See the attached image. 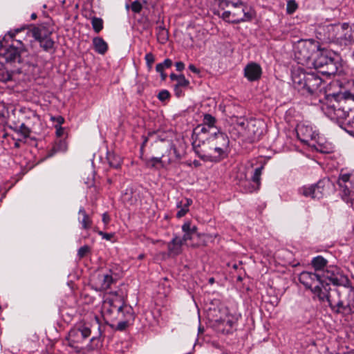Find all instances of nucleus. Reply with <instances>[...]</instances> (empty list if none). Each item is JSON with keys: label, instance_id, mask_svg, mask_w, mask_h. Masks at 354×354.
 <instances>
[{"label": "nucleus", "instance_id": "obj_40", "mask_svg": "<svg viewBox=\"0 0 354 354\" xmlns=\"http://www.w3.org/2000/svg\"><path fill=\"white\" fill-rule=\"evenodd\" d=\"M90 252H91V248L88 245H85L79 248V250L77 251V256H78L79 259H82Z\"/></svg>", "mask_w": 354, "mask_h": 354}, {"label": "nucleus", "instance_id": "obj_8", "mask_svg": "<svg viewBox=\"0 0 354 354\" xmlns=\"http://www.w3.org/2000/svg\"><path fill=\"white\" fill-rule=\"evenodd\" d=\"M319 45L313 39L299 43L295 50V56L299 64H311Z\"/></svg>", "mask_w": 354, "mask_h": 354}, {"label": "nucleus", "instance_id": "obj_22", "mask_svg": "<svg viewBox=\"0 0 354 354\" xmlns=\"http://www.w3.org/2000/svg\"><path fill=\"white\" fill-rule=\"evenodd\" d=\"M139 195L132 187L126 188L122 196V201L129 205H135L138 200Z\"/></svg>", "mask_w": 354, "mask_h": 354}, {"label": "nucleus", "instance_id": "obj_5", "mask_svg": "<svg viewBox=\"0 0 354 354\" xmlns=\"http://www.w3.org/2000/svg\"><path fill=\"white\" fill-rule=\"evenodd\" d=\"M311 65L318 73L326 76H330L337 73L339 62L337 55L334 52L319 47Z\"/></svg>", "mask_w": 354, "mask_h": 354}, {"label": "nucleus", "instance_id": "obj_45", "mask_svg": "<svg viewBox=\"0 0 354 354\" xmlns=\"http://www.w3.org/2000/svg\"><path fill=\"white\" fill-rule=\"evenodd\" d=\"M215 1L218 3V7L224 10L226 7H228L230 4L228 0H215Z\"/></svg>", "mask_w": 354, "mask_h": 354}, {"label": "nucleus", "instance_id": "obj_2", "mask_svg": "<svg viewBox=\"0 0 354 354\" xmlns=\"http://www.w3.org/2000/svg\"><path fill=\"white\" fill-rule=\"evenodd\" d=\"M26 28L23 27L15 30L14 32H8V35L13 39L16 44L12 43L9 46H0V81L8 82L11 79V75L8 72H5L3 66L4 64H10L14 66L16 64H21L24 62L23 56L26 53L24 45L20 39L15 40V37L17 33L25 30Z\"/></svg>", "mask_w": 354, "mask_h": 354}, {"label": "nucleus", "instance_id": "obj_37", "mask_svg": "<svg viewBox=\"0 0 354 354\" xmlns=\"http://www.w3.org/2000/svg\"><path fill=\"white\" fill-rule=\"evenodd\" d=\"M216 122V118L210 114L204 115L203 124L209 127H213Z\"/></svg>", "mask_w": 354, "mask_h": 354}, {"label": "nucleus", "instance_id": "obj_55", "mask_svg": "<svg viewBox=\"0 0 354 354\" xmlns=\"http://www.w3.org/2000/svg\"><path fill=\"white\" fill-rule=\"evenodd\" d=\"M165 68L162 63H159L156 66V71L159 73L164 72Z\"/></svg>", "mask_w": 354, "mask_h": 354}, {"label": "nucleus", "instance_id": "obj_25", "mask_svg": "<svg viewBox=\"0 0 354 354\" xmlns=\"http://www.w3.org/2000/svg\"><path fill=\"white\" fill-rule=\"evenodd\" d=\"M237 322V319L227 317L222 321L219 326V330L223 334H230L233 332Z\"/></svg>", "mask_w": 354, "mask_h": 354}, {"label": "nucleus", "instance_id": "obj_47", "mask_svg": "<svg viewBox=\"0 0 354 354\" xmlns=\"http://www.w3.org/2000/svg\"><path fill=\"white\" fill-rule=\"evenodd\" d=\"M128 325V322L126 321L120 322L117 324L116 329L120 331L124 330Z\"/></svg>", "mask_w": 354, "mask_h": 354}, {"label": "nucleus", "instance_id": "obj_30", "mask_svg": "<svg viewBox=\"0 0 354 354\" xmlns=\"http://www.w3.org/2000/svg\"><path fill=\"white\" fill-rule=\"evenodd\" d=\"M107 160L110 167L115 169L120 168L122 162L121 157L113 153H107Z\"/></svg>", "mask_w": 354, "mask_h": 354}, {"label": "nucleus", "instance_id": "obj_32", "mask_svg": "<svg viewBox=\"0 0 354 354\" xmlns=\"http://www.w3.org/2000/svg\"><path fill=\"white\" fill-rule=\"evenodd\" d=\"M342 199L354 208V190L340 191Z\"/></svg>", "mask_w": 354, "mask_h": 354}, {"label": "nucleus", "instance_id": "obj_64", "mask_svg": "<svg viewBox=\"0 0 354 354\" xmlns=\"http://www.w3.org/2000/svg\"><path fill=\"white\" fill-rule=\"evenodd\" d=\"M147 141H148V138H145L144 139V141H143V142H142V146H141V149H143V147H145V145H146V143L147 142Z\"/></svg>", "mask_w": 354, "mask_h": 354}, {"label": "nucleus", "instance_id": "obj_20", "mask_svg": "<svg viewBox=\"0 0 354 354\" xmlns=\"http://www.w3.org/2000/svg\"><path fill=\"white\" fill-rule=\"evenodd\" d=\"M183 242L180 237L174 236L171 241L167 243L168 254L170 257H176L182 252Z\"/></svg>", "mask_w": 354, "mask_h": 354}, {"label": "nucleus", "instance_id": "obj_56", "mask_svg": "<svg viewBox=\"0 0 354 354\" xmlns=\"http://www.w3.org/2000/svg\"><path fill=\"white\" fill-rule=\"evenodd\" d=\"M189 69L196 74H198L200 73L199 69H198L194 64H189Z\"/></svg>", "mask_w": 354, "mask_h": 354}, {"label": "nucleus", "instance_id": "obj_21", "mask_svg": "<svg viewBox=\"0 0 354 354\" xmlns=\"http://www.w3.org/2000/svg\"><path fill=\"white\" fill-rule=\"evenodd\" d=\"M347 183H349L352 190H354V174H344L339 175L337 180V185L340 188V191L348 190V187L346 185Z\"/></svg>", "mask_w": 354, "mask_h": 354}, {"label": "nucleus", "instance_id": "obj_3", "mask_svg": "<svg viewBox=\"0 0 354 354\" xmlns=\"http://www.w3.org/2000/svg\"><path fill=\"white\" fill-rule=\"evenodd\" d=\"M348 99L354 101V80L348 83V88L344 93L326 95L324 102L321 101L322 109L330 118H342L347 112L343 103Z\"/></svg>", "mask_w": 354, "mask_h": 354}, {"label": "nucleus", "instance_id": "obj_50", "mask_svg": "<svg viewBox=\"0 0 354 354\" xmlns=\"http://www.w3.org/2000/svg\"><path fill=\"white\" fill-rule=\"evenodd\" d=\"M236 124L238 126L242 127L245 131L246 130L247 122L242 118H237Z\"/></svg>", "mask_w": 354, "mask_h": 354}, {"label": "nucleus", "instance_id": "obj_29", "mask_svg": "<svg viewBox=\"0 0 354 354\" xmlns=\"http://www.w3.org/2000/svg\"><path fill=\"white\" fill-rule=\"evenodd\" d=\"M156 29L158 41L161 44H165L169 38L168 30L165 28L162 22Z\"/></svg>", "mask_w": 354, "mask_h": 354}, {"label": "nucleus", "instance_id": "obj_34", "mask_svg": "<svg viewBox=\"0 0 354 354\" xmlns=\"http://www.w3.org/2000/svg\"><path fill=\"white\" fill-rule=\"evenodd\" d=\"M78 221L81 223L83 230H89L93 225L92 219L88 214L84 216L82 220H80V218H78Z\"/></svg>", "mask_w": 354, "mask_h": 354}, {"label": "nucleus", "instance_id": "obj_58", "mask_svg": "<svg viewBox=\"0 0 354 354\" xmlns=\"http://www.w3.org/2000/svg\"><path fill=\"white\" fill-rule=\"evenodd\" d=\"M78 214H79V215L82 216V217H83L84 216H86V215H88V214L86 213V212L85 209H84L83 207H81L79 209Z\"/></svg>", "mask_w": 354, "mask_h": 354}, {"label": "nucleus", "instance_id": "obj_39", "mask_svg": "<svg viewBox=\"0 0 354 354\" xmlns=\"http://www.w3.org/2000/svg\"><path fill=\"white\" fill-rule=\"evenodd\" d=\"M176 82L177 83L175 85L177 86V87L186 88L188 87L189 85V81L187 80L185 75L183 74L179 75V77Z\"/></svg>", "mask_w": 354, "mask_h": 354}, {"label": "nucleus", "instance_id": "obj_10", "mask_svg": "<svg viewBox=\"0 0 354 354\" xmlns=\"http://www.w3.org/2000/svg\"><path fill=\"white\" fill-rule=\"evenodd\" d=\"M90 327L84 324L71 328L68 332L66 340L69 346L76 349L82 348L84 341L91 335Z\"/></svg>", "mask_w": 354, "mask_h": 354}, {"label": "nucleus", "instance_id": "obj_13", "mask_svg": "<svg viewBox=\"0 0 354 354\" xmlns=\"http://www.w3.org/2000/svg\"><path fill=\"white\" fill-rule=\"evenodd\" d=\"M214 136L216 140H222V143H220V146L216 145L214 147V151L218 153L217 156H212L210 155H201L199 158L204 161H211V162H218L223 157L227 156V149L229 146L230 140L227 136L221 132L218 131L214 133Z\"/></svg>", "mask_w": 354, "mask_h": 354}, {"label": "nucleus", "instance_id": "obj_44", "mask_svg": "<svg viewBox=\"0 0 354 354\" xmlns=\"http://www.w3.org/2000/svg\"><path fill=\"white\" fill-rule=\"evenodd\" d=\"M142 9V5L138 1H135L131 3V10L134 12H140Z\"/></svg>", "mask_w": 354, "mask_h": 354}, {"label": "nucleus", "instance_id": "obj_4", "mask_svg": "<svg viewBox=\"0 0 354 354\" xmlns=\"http://www.w3.org/2000/svg\"><path fill=\"white\" fill-rule=\"evenodd\" d=\"M292 80L295 87L303 94L313 95L319 89L322 78L313 72H306L301 67L292 71Z\"/></svg>", "mask_w": 354, "mask_h": 354}, {"label": "nucleus", "instance_id": "obj_53", "mask_svg": "<svg viewBox=\"0 0 354 354\" xmlns=\"http://www.w3.org/2000/svg\"><path fill=\"white\" fill-rule=\"evenodd\" d=\"M162 64L165 68H169L172 66V61L170 59H165Z\"/></svg>", "mask_w": 354, "mask_h": 354}, {"label": "nucleus", "instance_id": "obj_61", "mask_svg": "<svg viewBox=\"0 0 354 354\" xmlns=\"http://www.w3.org/2000/svg\"><path fill=\"white\" fill-rule=\"evenodd\" d=\"M178 77H179V75H176L175 73H171L169 75V77H170L171 80H172V81H177Z\"/></svg>", "mask_w": 354, "mask_h": 354}, {"label": "nucleus", "instance_id": "obj_28", "mask_svg": "<svg viewBox=\"0 0 354 354\" xmlns=\"http://www.w3.org/2000/svg\"><path fill=\"white\" fill-rule=\"evenodd\" d=\"M67 150V143L64 140H59L56 141L52 148V149L48 151L46 157L50 158L52 157L57 152H64Z\"/></svg>", "mask_w": 354, "mask_h": 354}, {"label": "nucleus", "instance_id": "obj_16", "mask_svg": "<svg viewBox=\"0 0 354 354\" xmlns=\"http://www.w3.org/2000/svg\"><path fill=\"white\" fill-rule=\"evenodd\" d=\"M254 17V12L250 8L246 7L244 3L239 8H235L232 11L233 19L231 23L238 24L241 22L250 21Z\"/></svg>", "mask_w": 354, "mask_h": 354}, {"label": "nucleus", "instance_id": "obj_17", "mask_svg": "<svg viewBox=\"0 0 354 354\" xmlns=\"http://www.w3.org/2000/svg\"><path fill=\"white\" fill-rule=\"evenodd\" d=\"M263 168V166L256 168L252 176L251 181L245 180L243 183V190L245 192L252 193L259 189Z\"/></svg>", "mask_w": 354, "mask_h": 354}, {"label": "nucleus", "instance_id": "obj_6", "mask_svg": "<svg viewBox=\"0 0 354 354\" xmlns=\"http://www.w3.org/2000/svg\"><path fill=\"white\" fill-rule=\"evenodd\" d=\"M299 282L306 289H309L318 298L319 301H324V297L327 292L328 284L323 285L321 274L316 272L303 271L299 276Z\"/></svg>", "mask_w": 354, "mask_h": 354}, {"label": "nucleus", "instance_id": "obj_42", "mask_svg": "<svg viewBox=\"0 0 354 354\" xmlns=\"http://www.w3.org/2000/svg\"><path fill=\"white\" fill-rule=\"evenodd\" d=\"M297 8V4L295 0H289L287 3V12L289 14L293 13Z\"/></svg>", "mask_w": 354, "mask_h": 354}, {"label": "nucleus", "instance_id": "obj_36", "mask_svg": "<svg viewBox=\"0 0 354 354\" xmlns=\"http://www.w3.org/2000/svg\"><path fill=\"white\" fill-rule=\"evenodd\" d=\"M354 30H352V28H350L349 30L344 31L342 32V35L340 37V38L344 41L345 44L347 42H351L354 41Z\"/></svg>", "mask_w": 354, "mask_h": 354}, {"label": "nucleus", "instance_id": "obj_43", "mask_svg": "<svg viewBox=\"0 0 354 354\" xmlns=\"http://www.w3.org/2000/svg\"><path fill=\"white\" fill-rule=\"evenodd\" d=\"M192 204V200L190 198H185V203H183L182 201L177 203V207H182L189 211V207Z\"/></svg>", "mask_w": 354, "mask_h": 354}, {"label": "nucleus", "instance_id": "obj_54", "mask_svg": "<svg viewBox=\"0 0 354 354\" xmlns=\"http://www.w3.org/2000/svg\"><path fill=\"white\" fill-rule=\"evenodd\" d=\"M176 68L178 71H182L185 68V64L182 62H178L176 63Z\"/></svg>", "mask_w": 354, "mask_h": 354}, {"label": "nucleus", "instance_id": "obj_52", "mask_svg": "<svg viewBox=\"0 0 354 354\" xmlns=\"http://www.w3.org/2000/svg\"><path fill=\"white\" fill-rule=\"evenodd\" d=\"M178 208L180 209L176 213L177 218H181V217L184 216L188 212V211L185 209H183L182 207H178Z\"/></svg>", "mask_w": 354, "mask_h": 354}, {"label": "nucleus", "instance_id": "obj_51", "mask_svg": "<svg viewBox=\"0 0 354 354\" xmlns=\"http://www.w3.org/2000/svg\"><path fill=\"white\" fill-rule=\"evenodd\" d=\"M110 221H111L110 216L109 215V214L107 212H104L102 214V222L104 223V225H108Z\"/></svg>", "mask_w": 354, "mask_h": 354}, {"label": "nucleus", "instance_id": "obj_27", "mask_svg": "<svg viewBox=\"0 0 354 354\" xmlns=\"http://www.w3.org/2000/svg\"><path fill=\"white\" fill-rule=\"evenodd\" d=\"M97 329H98V335L93 336L91 339L89 344L88 345L90 349H98L102 346V339L101 338L102 330L101 329V326L97 323Z\"/></svg>", "mask_w": 354, "mask_h": 354}, {"label": "nucleus", "instance_id": "obj_12", "mask_svg": "<svg viewBox=\"0 0 354 354\" xmlns=\"http://www.w3.org/2000/svg\"><path fill=\"white\" fill-rule=\"evenodd\" d=\"M31 32L35 40L38 41L39 46L46 52L55 51V42L50 37L51 32L49 31L46 27H33L31 29Z\"/></svg>", "mask_w": 354, "mask_h": 354}, {"label": "nucleus", "instance_id": "obj_18", "mask_svg": "<svg viewBox=\"0 0 354 354\" xmlns=\"http://www.w3.org/2000/svg\"><path fill=\"white\" fill-rule=\"evenodd\" d=\"M262 74V69L259 64L250 62L244 68V76L250 82L259 80Z\"/></svg>", "mask_w": 354, "mask_h": 354}, {"label": "nucleus", "instance_id": "obj_33", "mask_svg": "<svg viewBox=\"0 0 354 354\" xmlns=\"http://www.w3.org/2000/svg\"><path fill=\"white\" fill-rule=\"evenodd\" d=\"M91 24L93 30L98 33L103 29V20L101 18L93 17L91 19Z\"/></svg>", "mask_w": 354, "mask_h": 354}, {"label": "nucleus", "instance_id": "obj_62", "mask_svg": "<svg viewBox=\"0 0 354 354\" xmlns=\"http://www.w3.org/2000/svg\"><path fill=\"white\" fill-rule=\"evenodd\" d=\"M160 77H161V80L162 81H165V80L167 79V74L165 73V72H162L160 73Z\"/></svg>", "mask_w": 354, "mask_h": 354}, {"label": "nucleus", "instance_id": "obj_14", "mask_svg": "<svg viewBox=\"0 0 354 354\" xmlns=\"http://www.w3.org/2000/svg\"><path fill=\"white\" fill-rule=\"evenodd\" d=\"M114 281V279L109 273L94 274L91 279L92 288L96 291L106 290Z\"/></svg>", "mask_w": 354, "mask_h": 354}, {"label": "nucleus", "instance_id": "obj_49", "mask_svg": "<svg viewBox=\"0 0 354 354\" xmlns=\"http://www.w3.org/2000/svg\"><path fill=\"white\" fill-rule=\"evenodd\" d=\"M97 234L100 236H102V237L106 240H111V238L113 236V235L112 234H109V233H105V232H103L102 231H97Z\"/></svg>", "mask_w": 354, "mask_h": 354}, {"label": "nucleus", "instance_id": "obj_1", "mask_svg": "<svg viewBox=\"0 0 354 354\" xmlns=\"http://www.w3.org/2000/svg\"><path fill=\"white\" fill-rule=\"evenodd\" d=\"M324 297L331 311L342 316L354 314V288L350 284L342 288L327 289Z\"/></svg>", "mask_w": 354, "mask_h": 354}, {"label": "nucleus", "instance_id": "obj_7", "mask_svg": "<svg viewBox=\"0 0 354 354\" xmlns=\"http://www.w3.org/2000/svg\"><path fill=\"white\" fill-rule=\"evenodd\" d=\"M132 308L126 305L121 299L117 297L106 299L102 306V312L104 316L118 318L120 316L129 318L132 317Z\"/></svg>", "mask_w": 354, "mask_h": 354}, {"label": "nucleus", "instance_id": "obj_60", "mask_svg": "<svg viewBox=\"0 0 354 354\" xmlns=\"http://www.w3.org/2000/svg\"><path fill=\"white\" fill-rule=\"evenodd\" d=\"M64 133V129L63 128H62L61 127H59V128L57 127V129H56V134L60 137L62 136Z\"/></svg>", "mask_w": 354, "mask_h": 354}, {"label": "nucleus", "instance_id": "obj_35", "mask_svg": "<svg viewBox=\"0 0 354 354\" xmlns=\"http://www.w3.org/2000/svg\"><path fill=\"white\" fill-rule=\"evenodd\" d=\"M162 157H152L147 162V166L150 168H156V165L160 164L162 167H164L163 162H162Z\"/></svg>", "mask_w": 354, "mask_h": 354}, {"label": "nucleus", "instance_id": "obj_15", "mask_svg": "<svg viewBox=\"0 0 354 354\" xmlns=\"http://www.w3.org/2000/svg\"><path fill=\"white\" fill-rule=\"evenodd\" d=\"M297 136L299 140L310 147H315L311 142L316 140L318 134L313 130L312 127L304 124H299L296 128Z\"/></svg>", "mask_w": 354, "mask_h": 354}, {"label": "nucleus", "instance_id": "obj_46", "mask_svg": "<svg viewBox=\"0 0 354 354\" xmlns=\"http://www.w3.org/2000/svg\"><path fill=\"white\" fill-rule=\"evenodd\" d=\"M232 17V11H224L222 13L221 17L223 20L226 21L231 22V20L230 19V17Z\"/></svg>", "mask_w": 354, "mask_h": 354}, {"label": "nucleus", "instance_id": "obj_9", "mask_svg": "<svg viewBox=\"0 0 354 354\" xmlns=\"http://www.w3.org/2000/svg\"><path fill=\"white\" fill-rule=\"evenodd\" d=\"M321 277L323 279V285L330 283L333 286H337V288H342L351 283L350 280L346 275L344 274V272L337 266H329L321 274Z\"/></svg>", "mask_w": 354, "mask_h": 354}, {"label": "nucleus", "instance_id": "obj_26", "mask_svg": "<svg viewBox=\"0 0 354 354\" xmlns=\"http://www.w3.org/2000/svg\"><path fill=\"white\" fill-rule=\"evenodd\" d=\"M93 44L95 50L99 54L104 55L108 50L107 43L102 37H94Z\"/></svg>", "mask_w": 354, "mask_h": 354}, {"label": "nucleus", "instance_id": "obj_48", "mask_svg": "<svg viewBox=\"0 0 354 354\" xmlns=\"http://www.w3.org/2000/svg\"><path fill=\"white\" fill-rule=\"evenodd\" d=\"M228 1L234 8H239V6L243 4L241 0H228Z\"/></svg>", "mask_w": 354, "mask_h": 354}, {"label": "nucleus", "instance_id": "obj_31", "mask_svg": "<svg viewBox=\"0 0 354 354\" xmlns=\"http://www.w3.org/2000/svg\"><path fill=\"white\" fill-rule=\"evenodd\" d=\"M15 131L20 134L24 138H28L31 132L30 129L24 123H21L20 125L15 124Z\"/></svg>", "mask_w": 354, "mask_h": 354}, {"label": "nucleus", "instance_id": "obj_23", "mask_svg": "<svg viewBox=\"0 0 354 354\" xmlns=\"http://www.w3.org/2000/svg\"><path fill=\"white\" fill-rule=\"evenodd\" d=\"M197 227L192 225L190 222L185 223L182 226V230L184 232L183 236L180 238L182 241L185 243L187 241L192 239V237L197 234Z\"/></svg>", "mask_w": 354, "mask_h": 354}, {"label": "nucleus", "instance_id": "obj_11", "mask_svg": "<svg viewBox=\"0 0 354 354\" xmlns=\"http://www.w3.org/2000/svg\"><path fill=\"white\" fill-rule=\"evenodd\" d=\"M330 185V182L328 179H322L317 183L310 185H304L299 189V194L304 196L305 197H310L312 198H322L326 190V188Z\"/></svg>", "mask_w": 354, "mask_h": 354}, {"label": "nucleus", "instance_id": "obj_38", "mask_svg": "<svg viewBox=\"0 0 354 354\" xmlns=\"http://www.w3.org/2000/svg\"><path fill=\"white\" fill-rule=\"evenodd\" d=\"M145 59L148 71H151L153 67V64L155 62V56L152 53H148L145 55Z\"/></svg>", "mask_w": 354, "mask_h": 354}, {"label": "nucleus", "instance_id": "obj_24", "mask_svg": "<svg viewBox=\"0 0 354 354\" xmlns=\"http://www.w3.org/2000/svg\"><path fill=\"white\" fill-rule=\"evenodd\" d=\"M328 263V260L321 255L313 257L311 260V265L316 272H323L329 266Z\"/></svg>", "mask_w": 354, "mask_h": 354}, {"label": "nucleus", "instance_id": "obj_41", "mask_svg": "<svg viewBox=\"0 0 354 354\" xmlns=\"http://www.w3.org/2000/svg\"><path fill=\"white\" fill-rule=\"evenodd\" d=\"M170 96V93L167 90L163 89L159 92L158 95V99L161 102H164L167 100H169Z\"/></svg>", "mask_w": 354, "mask_h": 354}, {"label": "nucleus", "instance_id": "obj_57", "mask_svg": "<svg viewBox=\"0 0 354 354\" xmlns=\"http://www.w3.org/2000/svg\"><path fill=\"white\" fill-rule=\"evenodd\" d=\"M341 28L342 30V32H344V31H346L352 28L350 26V25L348 23H343L341 25Z\"/></svg>", "mask_w": 354, "mask_h": 354}, {"label": "nucleus", "instance_id": "obj_63", "mask_svg": "<svg viewBox=\"0 0 354 354\" xmlns=\"http://www.w3.org/2000/svg\"><path fill=\"white\" fill-rule=\"evenodd\" d=\"M64 119L62 117V116H59L57 118V122L61 124L64 122Z\"/></svg>", "mask_w": 354, "mask_h": 354}, {"label": "nucleus", "instance_id": "obj_19", "mask_svg": "<svg viewBox=\"0 0 354 354\" xmlns=\"http://www.w3.org/2000/svg\"><path fill=\"white\" fill-rule=\"evenodd\" d=\"M260 123V122L256 120L247 122L245 136L250 142H254L259 139L262 134V130L259 128Z\"/></svg>", "mask_w": 354, "mask_h": 354}, {"label": "nucleus", "instance_id": "obj_59", "mask_svg": "<svg viewBox=\"0 0 354 354\" xmlns=\"http://www.w3.org/2000/svg\"><path fill=\"white\" fill-rule=\"evenodd\" d=\"M180 87H177V86H174V91L176 96L180 97L182 94V91L180 89Z\"/></svg>", "mask_w": 354, "mask_h": 354}]
</instances>
